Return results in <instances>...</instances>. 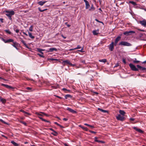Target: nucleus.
<instances>
[{"label":"nucleus","mask_w":146,"mask_h":146,"mask_svg":"<svg viewBox=\"0 0 146 146\" xmlns=\"http://www.w3.org/2000/svg\"><path fill=\"white\" fill-rule=\"evenodd\" d=\"M5 12L6 13L5 15L8 17L9 20L12 21V18L11 17L14 15L15 13L14 11L13 10L11 11L6 10L5 11Z\"/></svg>","instance_id":"1"},{"label":"nucleus","mask_w":146,"mask_h":146,"mask_svg":"<svg viewBox=\"0 0 146 146\" xmlns=\"http://www.w3.org/2000/svg\"><path fill=\"white\" fill-rule=\"evenodd\" d=\"M119 45H121L126 46H131V44L127 42L122 41L119 44Z\"/></svg>","instance_id":"2"},{"label":"nucleus","mask_w":146,"mask_h":146,"mask_svg":"<svg viewBox=\"0 0 146 146\" xmlns=\"http://www.w3.org/2000/svg\"><path fill=\"white\" fill-rule=\"evenodd\" d=\"M129 66L131 69L134 71H138V69L136 67V66L132 63H130Z\"/></svg>","instance_id":"3"},{"label":"nucleus","mask_w":146,"mask_h":146,"mask_svg":"<svg viewBox=\"0 0 146 146\" xmlns=\"http://www.w3.org/2000/svg\"><path fill=\"white\" fill-rule=\"evenodd\" d=\"M116 119L121 121H123L125 119V118L124 117V116H121L120 114H118L116 117Z\"/></svg>","instance_id":"4"},{"label":"nucleus","mask_w":146,"mask_h":146,"mask_svg":"<svg viewBox=\"0 0 146 146\" xmlns=\"http://www.w3.org/2000/svg\"><path fill=\"white\" fill-rule=\"evenodd\" d=\"M114 42H112L109 46V48L111 51H113L114 49Z\"/></svg>","instance_id":"5"},{"label":"nucleus","mask_w":146,"mask_h":146,"mask_svg":"<svg viewBox=\"0 0 146 146\" xmlns=\"http://www.w3.org/2000/svg\"><path fill=\"white\" fill-rule=\"evenodd\" d=\"M1 40L5 43H9L11 42H13L14 41L11 38H10L9 39L6 40L3 38H2Z\"/></svg>","instance_id":"6"},{"label":"nucleus","mask_w":146,"mask_h":146,"mask_svg":"<svg viewBox=\"0 0 146 146\" xmlns=\"http://www.w3.org/2000/svg\"><path fill=\"white\" fill-rule=\"evenodd\" d=\"M135 32L134 31H126L123 33V34L126 35H130L131 33H134Z\"/></svg>","instance_id":"7"},{"label":"nucleus","mask_w":146,"mask_h":146,"mask_svg":"<svg viewBox=\"0 0 146 146\" xmlns=\"http://www.w3.org/2000/svg\"><path fill=\"white\" fill-rule=\"evenodd\" d=\"M62 64L64 66H65L68 64H71V63L68 60H66L63 61Z\"/></svg>","instance_id":"8"},{"label":"nucleus","mask_w":146,"mask_h":146,"mask_svg":"<svg viewBox=\"0 0 146 146\" xmlns=\"http://www.w3.org/2000/svg\"><path fill=\"white\" fill-rule=\"evenodd\" d=\"M121 39V37L120 36H118L115 39L114 45L116 46L117 45L118 42Z\"/></svg>","instance_id":"9"},{"label":"nucleus","mask_w":146,"mask_h":146,"mask_svg":"<svg viewBox=\"0 0 146 146\" xmlns=\"http://www.w3.org/2000/svg\"><path fill=\"white\" fill-rule=\"evenodd\" d=\"M13 44L12 45L17 50H18V47L19 46V44L16 42H14L13 41Z\"/></svg>","instance_id":"10"},{"label":"nucleus","mask_w":146,"mask_h":146,"mask_svg":"<svg viewBox=\"0 0 146 146\" xmlns=\"http://www.w3.org/2000/svg\"><path fill=\"white\" fill-rule=\"evenodd\" d=\"M133 129L137 131H138L139 133H143L144 131H143L141 129L138 128L137 127H133Z\"/></svg>","instance_id":"11"},{"label":"nucleus","mask_w":146,"mask_h":146,"mask_svg":"<svg viewBox=\"0 0 146 146\" xmlns=\"http://www.w3.org/2000/svg\"><path fill=\"white\" fill-rule=\"evenodd\" d=\"M85 2L86 7V9H88L90 7V5L89 3V2L87 0H83Z\"/></svg>","instance_id":"12"},{"label":"nucleus","mask_w":146,"mask_h":146,"mask_svg":"<svg viewBox=\"0 0 146 146\" xmlns=\"http://www.w3.org/2000/svg\"><path fill=\"white\" fill-rule=\"evenodd\" d=\"M137 67L138 69H139L141 70L145 71L146 70V68H145L142 67L139 65H137Z\"/></svg>","instance_id":"13"},{"label":"nucleus","mask_w":146,"mask_h":146,"mask_svg":"<svg viewBox=\"0 0 146 146\" xmlns=\"http://www.w3.org/2000/svg\"><path fill=\"white\" fill-rule=\"evenodd\" d=\"M139 23L141 25L144 27L146 26V21L144 20L142 21H139Z\"/></svg>","instance_id":"14"},{"label":"nucleus","mask_w":146,"mask_h":146,"mask_svg":"<svg viewBox=\"0 0 146 146\" xmlns=\"http://www.w3.org/2000/svg\"><path fill=\"white\" fill-rule=\"evenodd\" d=\"M1 85L2 86H4L5 87L7 88H9V89H13L14 88L12 87V86H9L7 84H2Z\"/></svg>","instance_id":"15"},{"label":"nucleus","mask_w":146,"mask_h":146,"mask_svg":"<svg viewBox=\"0 0 146 146\" xmlns=\"http://www.w3.org/2000/svg\"><path fill=\"white\" fill-rule=\"evenodd\" d=\"M6 100L5 99L2 98L1 96H0V102H1L2 103L5 104L6 102Z\"/></svg>","instance_id":"16"},{"label":"nucleus","mask_w":146,"mask_h":146,"mask_svg":"<svg viewBox=\"0 0 146 146\" xmlns=\"http://www.w3.org/2000/svg\"><path fill=\"white\" fill-rule=\"evenodd\" d=\"M98 137H95L94 138V141L96 142H98V143H104L105 142L103 141H100L97 140Z\"/></svg>","instance_id":"17"},{"label":"nucleus","mask_w":146,"mask_h":146,"mask_svg":"<svg viewBox=\"0 0 146 146\" xmlns=\"http://www.w3.org/2000/svg\"><path fill=\"white\" fill-rule=\"evenodd\" d=\"M99 31L98 29L97 30H94L93 31L92 33L94 35H97L99 34Z\"/></svg>","instance_id":"18"},{"label":"nucleus","mask_w":146,"mask_h":146,"mask_svg":"<svg viewBox=\"0 0 146 146\" xmlns=\"http://www.w3.org/2000/svg\"><path fill=\"white\" fill-rule=\"evenodd\" d=\"M67 110L71 113H76V111L68 107L67 108Z\"/></svg>","instance_id":"19"},{"label":"nucleus","mask_w":146,"mask_h":146,"mask_svg":"<svg viewBox=\"0 0 146 146\" xmlns=\"http://www.w3.org/2000/svg\"><path fill=\"white\" fill-rule=\"evenodd\" d=\"M46 2V1H40L38 2V4L40 6H42Z\"/></svg>","instance_id":"20"},{"label":"nucleus","mask_w":146,"mask_h":146,"mask_svg":"<svg viewBox=\"0 0 146 146\" xmlns=\"http://www.w3.org/2000/svg\"><path fill=\"white\" fill-rule=\"evenodd\" d=\"M79 127H81V128H82L83 130H84L85 131H87L88 130V129L87 128V127H85L82 126V125H79Z\"/></svg>","instance_id":"21"},{"label":"nucleus","mask_w":146,"mask_h":146,"mask_svg":"<svg viewBox=\"0 0 146 146\" xmlns=\"http://www.w3.org/2000/svg\"><path fill=\"white\" fill-rule=\"evenodd\" d=\"M119 112L121 115L123 116H124V115L125 114V112L122 110H120L119 111Z\"/></svg>","instance_id":"22"},{"label":"nucleus","mask_w":146,"mask_h":146,"mask_svg":"<svg viewBox=\"0 0 146 146\" xmlns=\"http://www.w3.org/2000/svg\"><path fill=\"white\" fill-rule=\"evenodd\" d=\"M54 50H55L56 51H57V49L55 48H50L49 49V51L50 52H53Z\"/></svg>","instance_id":"23"},{"label":"nucleus","mask_w":146,"mask_h":146,"mask_svg":"<svg viewBox=\"0 0 146 146\" xmlns=\"http://www.w3.org/2000/svg\"><path fill=\"white\" fill-rule=\"evenodd\" d=\"M21 111L24 114H25V115H31V114L27 112V111H24V110H21Z\"/></svg>","instance_id":"24"},{"label":"nucleus","mask_w":146,"mask_h":146,"mask_svg":"<svg viewBox=\"0 0 146 146\" xmlns=\"http://www.w3.org/2000/svg\"><path fill=\"white\" fill-rule=\"evenodd\" d=\"M11 143H12L15 146H19V145L15 142L13 141H11Z\"/></svg>","instance_id":"25"},{"label":"nucleus","mask_w":146,"mask_h":146,"mask_svg":"<svg viewBox=\"0 0 146 146\" xmlns=\"http://www.w3.org/2000/svg\"><path fill=\"white\" fill-rule=\"evenodd\" d=\"M95 8L94 6V5L92 4L90 8L89 9V10L90 11H93L95 10Z\"/></svg>","instance_id":"26"},{"label":"nucleus","mask_w":146,"mask_h":146,"mask_svg":"<svg viewBox=\"0 0 146 146\" xmlns=\"http://www.w3.org/2000/svg\"><path fill=\"white\" fill-rule=\"evenodd\" d=\"M129 3H131L132 4L133 6H136L137 5V4L136 3L133 1H129Z\"/></svg>","instance_id":"27"},{"label":"nucleus","mask_w":146,"mask_h":146,"mask_svg":"<svg viewBox=\"0 0 146 146\" xmlns=\"http://www.w3.org/2000/svg\"><path fill=\"white\" fill-rule=\"evenodd\" d=\"M29 36V37L32 39H34L35 38V37L32 35L31 33L28 32Z\"/></svg>","instance_id":"28"},{"label":"nucleus","mask_w":146,"mask_h":146,"mask_svg":"<svg viewBox=\"0 0 146 146\" xmlns=\"http://www.w3.org/2000/svg\"><path fill=\"white\" fill-rule=\"evenodd\" d=\"M98 110L103 112H104V113H106V112L108 113V111L104 110L101 109L100 108H98Z\"/></svg>","instance_id":"29"},{"label":"nucleus","mask_w":146,"mask_h":146,"mask_svg":"<svg viewBox=\"0 0 146 146\" xmlns=\"http://www.w3.org/2000/svg\"><path fill=\"white\" fill-rule=\"evenodd\" d=\"M21 41L22 42V43L24 44V45L27 48H28V46L27 44L25 42V41L22 39H21Z\"/></svg>","instance_id":"30"},{"label":"nucleus","mask_w":146,"mask_h":146,"mask_svg":"<svg viewBox=\"0 0 146 146\" xmlns=\"http://www.w3.org/2000/svg\"><path fill=\"white\" fill-rule=\"evenodd\" d=\"M21 41L22 42V43L24 44V45L27 48H28V46L27 44L25 42V41L22 39H21Z\"/></svg>","instance_id":"31"},{"label":"nucleus","mask_w":146,"mask_h":146,"mask_svg":"<svg viewBox=\"0 0 146 146\" xmlns=\"http://www.w3.org/2000/svg\"><path fill=\"white\" fill-rule=\"evenodd\" d=\"M21 41L22 42V43L24 44V45L27 48H28V46L27 44L25 42V41L22 39H21Z\"/></svg>","instance_id":"32"},{"label":"nucleus","mask_w":146,"mask_h":146,"mask_svg":"<svg viewBox=\"0 0 146 146\" xmlns=\"http://www.w3.org/2000/svg\"><path fill=\"white\" fill-rule=\"evenodd\" d=\"M38 117L39 118V119H41L42 121H43L47 122H48V123H50V122L49 121H47V120H46V119L43 118H42L41 117Z\"/></svg>","instance_id":"33"},{"label":"nucleus","mask_w":146,"mask_h":146,"mask_svg":"<svg viewBox=\"0 0 146 146\" xmlns=\"http://www.w3.org/2000/svg\"><path fill=\"white\" fill-rule=\"evenodd\" d=\"M99 61L100 62H103L104 63H105L107 61V59H104L102 60H99Z\"/></svg>","instance_id":"34"},{"label":"nucleus","mask_w":146,"mask_h":146,"mask_svg":"<svg viewBox=\"0 0 146 146\" xmlns=\"http://www.w3.org/2000/svg\"><path fill=\"white\" fill-rule=\"evenodd\" d=\"M68 98H72V96L70 94H67L65 96V99H67Z\"/></svg>","instance_id":"35"},{"label":"nucleus","mask_w":146,"mask_h":146,"mask_svg":"<svg viewBox=\"0 0 146 146\" xmlns=\"http://www.w3.org/2000/svg\"><path fill=\"white\" fill-rule=\"evenodd\" d=\"M53 132L54 133H51V134H52L54 136H56L58 135V133L57 132H56V131H54Z\"/></svg>","instance_id":"36"},{"label":"nucleus","mask_w":146,"mask_h":146,"mask_svg":"<svg viewBox=\"0 0 146 146\" xmlns=\"http://www.w3.org/2000/svg\"><path fill=\"white\" fill-rule=\"evenodd\" d=\"M37 50L38 52H40L42 54H43V52H42L43 50L42 49L40 48H37Z\"/></svg>","instance_id":"37"},{"label":"nucleus","mask_w":146,"mask_h":146,"mask_svg":"<svg viewBox=\"0 0 146 146\" xmlns=\"http://www.w3.org/2000/svg\"><path fill=\"white\" fill-rule=\"evenodd\" d=\"M133 62L135 63H138L140 62L139 61L137 60L136 58H134V60L133 61Z\"/></svg>","instance_id":"38"},{"label":"nucleus","mask_w":146,"mask_h":146,"mask_svg":"<svg viewBox=\"0 0 146 146\" xmlns=\"http://www.w3.org/2000/svg\"><path fill=\"white\" fill-rule=\"evenodd\" d=\"M5 31L6 32V33H8L9 34H11V32L9 31V30H5Z\"/></svg>","instance_id":"39"},{"label":"nucleus","mask_w":146,"mask_h":146,"mask_svg":"<svg viewBox=\"0 0 146 146\" xmlns=\"http://www.w3.org/2000/svg\"><path fill=\"white\" fill-rule=\"evenodd\" d=\"M38 9L39 11L41 12H42L47 10V9H45L43 10H41L40 8L39 7L38 8Z\"/></svg>","instance_id":"40"},{"label":"nucleus","mask_w":146,"mask_h":146,"mask_svg":"<svg viewBox=\"0 0 146 146\" xmlns=\"http://www.w3.org/2000/svg\"><path fill=\"white\" fill-rule=\"evenodd\" d=\"M81 48V47L80 45H78L76 47L74 48V49L76 50V49H80V48Z\"/></svg>","instance_id":"41"},{"label":"nucleus","mask_w":146,"mask_h":146,"mask_svg":"<svg viewBox=\"0 0 146 146\" xmlns=\"http://www.w3.org/2000/svg\"><path fill=\"white\" fill-rule=\"evenodd\" d=\"M29 30L31 31H33V27L32 26H31L29 27Z\"/></svg>","instance_id":"42"},{"label":"nucleus","mask_w":146,"mask_h":146,"mask_svg":"<svg viewBox=\"0 0 146 146\" xmlns=\"http://www.w3.org/2000/svg\"><path fill=\"white\" fill-rule=\"evenodd\" d=\"M14 30L17 33H18L19 31V29H17L16 30L15 28L14 29Z\"/></svg>","instance_id":"43"},{"label":"nucleus","mask_w":146,"mask_h":146,"mask_svg":"<svg viewBox=\"0 0 146 146\" xmlns=\"http://www.w3.org/2000/svg\"><path fill=\"white\" fill-rule=\"evenodd\" d=\"M50 60L52 61H58V60L54 58H50Z\"/></svg>","instance_id":"44"},{"label":"nucleus","mask_w":146,"mask_h":146,"mask_svg":"<svg viewBox=\"0 0 146 146\" xmlns=\"http://www.w3.org/2000/svg\"><path fill=\"white\" fill-rule=\"evenodd\" d=\"M21 123L22 124H23L25 126H27V123L25 122L22 121L21 122Z\"/></svg>","instance_id":"45"},{"label":"nucleus","mask_w":146,"mask_h":146,"mask_svg":"<svg viewBox=\"0 0 146 146\" xmlns=\"http://www.w3.org/2000/svg\"><path fill=\"white\" fill-rule=\"evenodd\" d=\"M83 48H82L80 50H78V51L80 52H84V51H83Z\"/></svg>","instance_id":"46"},{"label":"nucleus","mask_w":146,"mask_h":146,"mask_svg":"<svg viewBox=\"0 0 146 146\" xmlns=\"http://www.w3.org/2000/svg\"><path fill=\"white\" fill-rule=\"evenodd\" d=\"M62 90L64 91H68V92H70V91L69 90H67L65 88H63L62 89Z\"/></svg>","instance_id":"47"},{"label":"nucleus","mask_w":146,"mask_h":146,"mask_svg":"<svg viewBox=\"0 0 146 146\" xmlns=\"http://www.w3.org/2000/svg\"><path fill=\"white\" fill-rule=\"evenodd\" d=\"M122 61L124 64H126L125 59L123 58L122 60Z\"/></svg>","instance_id":"48"},{"label":"nucleus","mask_w":146,"mask_h":146,"mask_svg":"<svg viewBox=\"0 0 146 146\" xmlns=\"http://www.w3.org/2000/svg\"><path fill=\"white\" fill-rule=\"evenodd\" d=\"M38 55L41 57H42L43 58L44 57V56H43V54H38Z\"/></svg>","instance_id":"49"},{"label":"nucleus","mask_w":146,"mask_h":146,"mask_svg":"<svg viewBox=\"0 0 146 146\" xmlns=\"http://www.w3.org/2000/svg\"><path fill=\"white\" fill-rule=\"evenodd\" d=\"M89 131L90 132V133H94V134H95V133H96V132L93 131H91V130H89Z\"/></svg>","instance_id":"50"},{"label":"nucleus","mask_w":146,"mask_h":146,"mask_svg":"<svg viewBox=\"0 0 146 146\" xmlns=\"http://www.w3.org/2000/svg\"><path fill=\"white\" fill-rule=\"evenodd\" d=\"M0 121L3 123H4L5 124H6V122H5V121H4L2 119H0Z\"/></svg>","instance_id":"51"},{"label":"nucleus","mask_w":146,"mask_h":146,"mask_svg":"<svg viewBox=\"0 0 146 146\" xmlns=\"http://www.w3.org/2000/svg\"><path fill=\"white\" fill-rule=\"evenodd\" d=\"M36 114V115H39V116H42V115L40 114V113H38V112H36L35 113Z\"/></svg>","instance_id":"52"},{"label":"nucleus","mask_w":146,"mask_h":146,"mask_svg":"<svg viewBox=\"0 0 146 146\" xmlns=\"http://www.w3.org/2000/svg\"><path fill=\"white\" fill-rule=\"evenodd\" d=\"M0 20L2 23H3L4 19L3 18H0Z\"/></svg>","instance_id":"53"},{"label":"nucleus","mask_w":146,"mask_h":146,"mask_svg":"<svg viewBox=\"0 0 146 146\" xmlns=\"http://www.w3.org/2000/svg\"><path fill=\"white\" fill-rule=\"evenodd\" d=\"M26 89H27V90H31V89H32V88H30V87H27L26 88Z\"/></svg>","instance_id":"54"},{"label":"nucleus","mask_w":146,"mask_h":146,"mask_svg":"<svg viewBox=\"0 0 146 146\" xmlns=\"http://www.w3.org/2000/svg\"><path fill=\"white\" fill-rule=\"evenodd\" d=\"M81 62L82 63H84V64H86V62H85V60H82L81 61Z\"/></svg>","instance_id":"55"},{"label":"nucleus","mask_w":146,"mask_h":146,"mask_svg":"<svg viewBox=\"0 0 146 146\" xmlns=\"http://www.w3.org/2000/svg\"><path fill=\"white\" fill-rule=\"evenodd\" d=\"M129 120L131 121H133L135 120V119L134 118H130L129 119Z\"/></svg>","instance_id":"56"},{"label":"nucleus","mask_w":146,"mask_h":146,"mask_svg":"<svg viewBox=\"0 0 146 146\" xmlns=\"http://www.w3.org/2000/svg\"><path fill=\"white\" fill-rule=\"evenodd\" d=\"M56 96V97H57V98H58L60 99H62V98L60 97V96Z\"/></svg>","instance_id":"57"},{"label":"nucleus","mask_w":146,"mask_h":146,"mask_svg":"<svg viewBox=\"0 0 146 146\" xmlns=\"http://www.w3.org/2000/svg\"><path fill=\"white\" fill-rule=\"evenodd\" d=\"M119 66V64L118 63H117L115 64V66H114V67H117Z\"/></svg>","instance_id":"58"},{"label":"nucleus","mask_w":146,"mask_h":146,"mask_svg":"<svg viewBox=\"0 0 146 146\" xmlns=\"http://www.w3.org/2000/svg\"><path fill=\"white\" fill-rule=\"evenodd\" d=\"M89 127H90L92 128H94V126L90 125Z\"/></svg>","instance_id":"59"},{"label":"nucleus","mask_w":146,"mask_h":146,"mask_svg":"<svg viewBox=\"0 0 146 146\" xmlns=\"http://www.w3.org/2000/svg\"><path fill=\"white\" fill-rule=\"evenodd\" d=\"M54 123L55 124H56V125H58V126L59 125H60L59 124H58V123H57V122H54Z\"/></svg>","instance_id":"60"},{"label":"nucleus","mask_w":146,"mask_h":146,"mask_svg":"<svg viewBox=\"0 0 146 146\" xmlns=\"http://www.w3.org/2000/svg\"><path fill=\"white\" fill-rule=\"evenodd\" d=\"M63 120L65 121H66L68 120V119L66 118H63Z\"/></svg>","instance_id":"61"},{"label":"nucleus","mask_w":146,"mask_h":146,"mask_svg":"<svg viewBox=\"0 0 146 146\" xmlns=\"http://www.w3.org/2000/svg\"><path fill=\"white\" fill-rule=\"evenodd\" d=\"M84 125H86V126H89L90 125L87 124V123H85L84 124Z\"/></svg>","instance_id":"62"},{"label":"nucleus","mask_w":146,"mask_h":146,"mask_svg":"<svg viewBox=\"0 0 146 146\" xmlns=\"http://www.w3.org/2000/svg\"><path fill=\"white\" fill-rule=\"evenodd\" d=\"M49 129L52 131H53V132L54 131V130L53 129H52V128H49Z\"/></svg>","instance_id":"63"},{"label":"nucleus","mask_w":146,"mask_h":146,"mask_svg":"<svg viewBox=\"0 0 146 146\" xmlns=\"http://www.w3.org/2000/svg\"><path fill=\"white\" fill-rule=\"evenodd\" d=\"M64 145L65 146H69L67 143H64Z\"/></svg>","instance_id":"64"}]
</instances>
